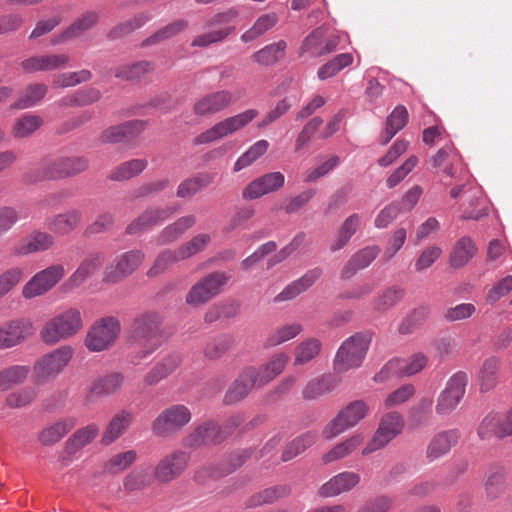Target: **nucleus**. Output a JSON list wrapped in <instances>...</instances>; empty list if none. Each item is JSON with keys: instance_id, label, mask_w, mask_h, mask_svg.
<instances>
[{"instance_id": "nucleus-31", "label": "nucleus", "mask_w": 512, "mask_h": 512, "mask_svg": "<svg viewBox=\"0 0 512 512\" xmlns=\"http://www.w3.org/2000/svg\"><path fill=\"white\" fill-rule=\"evenodd\" d=\"M195 215H185L178 218L173 223L164 227L155 237V243L158 246H165L176 242L182 235L196 224Z\"/></svg>"}, {"instance_id": "nucleus-43", "label": "nucleus", "mask_w": 512, "mask_h": 512, "mask_svg": "<svg viewBox=\"0 0 512 512\" xmlns=\"http://www.w3.org/2000/svg\"><path fill=\"white\" fill-rule=\"evenodd\" d=\"M287 44L284 40L266 45L252 55L254 62L262 66H271L276 64L285 56Z\"/></svg>"}, {"instance_id": "nucleus-1", "label": "nucleus", "mask_w": 512, "mask_h": 512, "mask_svg": "<svg viewBox=\"0 0 512 512\" xmlns=\"http://www.w3.org/2000/svg\"><path fill=\"white\" fill-rule=\"evenodd\" d=\"M128 339L139 347L144 355L152 354L167 340L163 316L155 311L136 315L129 328Z\"/></svg>"}, {"instance_id": "nucleus-60", "label": "nucleus", "mask_w": 512, "mask_h": 512, "mask_svg": "<svg viewBox=\"0 0 512 512\" xmlns=\"http://www.w3.org/2000/svg\"><path fill=\"white\" fill-rule=\"evenodd\" d=\"M151 19V15L148 13H138L124 23H121L112 28L108 33V38L115 40L122 36H125L132 31L141 28Z\"/></svg>"}, {"instance_id": "nucleus-41", "label": "nucleus", "mask_w": 512, "mask_h": 512, "mask_svg": "<svg viewBox=\"0 0 512 512\" xmlns=\"http://www.w3.org/2000/svg\"><path fill=\"white\" fill-rule=\"evenodd\" d=\"M98 433L99 427L94 423L76 430L65 443L66 452L68 454L77 452L91 443Z\"/></svg>"}, {"instance_id": "nucleus-38", "label": "nucleus", "mask_w": 512, "mask_h": 512, "mask_svg": "<svg viewBox=\"0 0 512 512\" xmlns=\"http://www.w3.org/2000/svg\"><path fill=\"white\" fill-rule=\"evenodd\" d=\"M55 244L54 236L48 232L36 230L26 239V242L19 248V255H26L37 252H44L51 249Z\"/></svg>"}, {"instance_id": "nucleus-36", "label": "nucleus", "mask_w": 512, "mask_h": 512, "mask_svg": "<svg viewBox=\"0 0 512 512\" xmlns=\"http://www.w3.org/2000/svg\"><path fill=\"white\" fill-rule=\"evenodd\" d=\"M181 364V357L176 354L167 355L155 363L145 376L147 384H156L164 381Z\"/></svg>"}, {"instance_id": "nucleus-32", "label": "nucleus", "mask_w": 512, "mask_h": 512, "mask_svg": "<svg viewBox=\"0 0 512 512\" xmlns=\"http://www.w3.org/2000/svg\"><path fill=\"white\" fill-rule=\"evenodd\" d=\"M488 207L483 193L478 187H470L464 192L463 213L464 220H478L487 214Z\"/></svg>"}, {"instance_id": "nucleus-27", "label": "nucleus", "mask_w": 512, "mask_h": 512, "mask_svg": "<svg viewBox=\"0 0 512 512\" xmlns=\"http://www.w3.org/2000/svg\"><path fill=\"white\" fill-rule=\"evenodd\" d=\"M360 482V475L351 471H344L330 478L318 490L324 498L338 496L356 487Z\"/></svg>"}, {"instance_id": "nucleus-13", "label": "nucleus", "mask_w": 512, "mask_h": 512, "mask_svg": "<svg viewBox=\"0 0 512 512\" xmlns=\"http://www.w3.org/2000/svg\"><path fill=\"white\" fill-rule=\"evenodd\" d=\"M74 355L71 346H60L39 358L33 367L35 376L40 380H50L60 374Z\"/></svg>"}, {"instance_id": "nucleus-25", "label": "nucleus", "mask_w": 512, "mask_h": 512, "mask_svg": "<svg viewBox=\"0 0 512 512\" xmlns=\"http://www.w3.org/2000/svg\"><path fill=\"white\" fill-rule=\"evenodd\" d=\"M174 212L175 210L170 207L148 208L127 226L126 232L128 234L141 233L162 223Z\"/></svg>"}, {"instance_id": "nucleus-14", "label": "nucleus", "mask_w": 512, "mask_h": 512, "mask_svg": "<svg viewBox=\"0 0 512 512\" xmlns=\"http://www.w3.org/2000/svg\"><path fill=\"white\" fill-rule=\"evenodd\" d=\"M404 428V420L400 413L389 412L382 416L379 426L372 439L362 450L363 455L384 448L391 440L399 435Z\"/></svg>"}, {"instance_id": "nucleus-21", "label": "nucleus", "mask_w": 512, "mask_h": 512, "mask_svg": "<svg viewBox=\"0 0 512 512\" xmlns=\"http://www.w3.org/2000/svg\"><path fill=\"white\" fill-rule=\"evenodd\" d=\"M34 333V327L28 319H15L0 326V349L19 345Z\"/></svg>"}, {"instance_id": "nucleus-26", "label": "nucleus", "mask_w": 512, "mask_h": 512, "mask_svg": "<svg viewBox=\"0 0 512 512\" xmlns=\"http://www.w3.org/2000/svg\"><path fill=\"white\" fill-rule=\"evenodd\" d=\"M225 440L220 426L215 423H205L193 430L185 439L184 446L188 448H199L209 444H219Z\"/></svg>"}, {"instance_id": "nucleus-10", "label": "nucleus", "mask_w": 512, "mask_h": 512, "mask_svg": "<svg viewBox=\"0 0 512 512\" xmlns=\"http://www.w3.org/2000/svg\"><path fill=\"white\" fill-rule=\"evenodd\" d=\"M87 168L88 160L84 157H62L44 160L40 166V174L29 180L61 179L78 174Z\"/></svg>"}, {"instance_id": "nucleus-9", "label": "nucleus", "mask_w": 512, "mask_h": 512, "mask_svg": "<svg viewBox=\"0 0 512 512\" xmlns=\"http://www.w3.org/2000/svg\"><path fill=\"white\" fill-rule=\"evenodd\" d=\"M190 420L191 413L186 406L172 405L154 419L151 430L158 437H170L179 432Z\"/></svg>"}, {"instance_id": "nucleus-3", "label": "nucleus", "mask_w": 512, "mask_h": 512, "mask_svg": "<svg viewBox=\"0 0 512 512\" xmlns=\"http://www.w3.org/2000/svg\"><path fill=\"white\" fill-rule=\"evenodd\" d=\"M259 115L256 109H247L226 117L213 126L199 133L193 140L194 146L207 145L231 136L247 127Z\"/></svg>"}, {"instance_id": "nucleus-55", "label": "nucleus", "mask_w": 512, "mask_h": 512, "mask_svg": "<svg viewBox=\"0 0 512 512\" xmlns=\"http://www.w3.org/2000/svg\"><path fill=\"white\" fill-rule=\"evenodd\" d=\"M477 435L481 440H490L493 437L504 438L499 413L487 414L477 427Z\"/></svg>"}, {"instance_id": "nucleus-56", "label": "nucleus", "mask_w": 512, "mask_h": 512, "mask_svg": "<svg viewBox=\"0 0 512 512\" xmlns=\"http://www.w3.org/2000/svg\"><path fill=\"white\" fill-rule=\"evenodd\" d=\"M135 450H128L113 455L103 464V472L108 474H118L130 467L136 460Z\"/></svg>"}, {"instance_id": "nucleus-17", "label": "nucleus", "mask_w": 512, "mask_h": 512, "mask_svg": "<svg viewBox=\"0 0 512 512\" xmlns=\"http://www.w3.org/2000/svg\"><path fill=\"white\" fill-rule=\"evenodd\" d=\"M433 165L451 179L464 180L468 178V171L463 163L462 156L453 145H447L438 150L432 159Z\"/></svg>"}, {"instance_id": "nucleus-53", "label": "nucleus", "mask_w": 512, "mask_h": 512, "mask_svg": "<svg viewBox=\"0 0 512 512\" xmlns=\"http://www.w3.org/2000/svg\"><path fill=\"white\" fill-rule=\"evenodd\" d=\"M303 331V326L300 323L293 322L279 326L272 330L267 339L266 343L268 346H278L289 340L294 339Z\"/></svg>"}, {"instance_id": "nucleus-62", "label": "nucleus", "mask_w": 512, "mask_h": 512, "mask_svg": "<svg viewBox=\"0 0 512 512\" xmlns=\"http://www.w3.org/2000/svg\"><path fill=\"white\" fill-rule=\"evenodd\" d=\"M211 236L208 233H199L191 238L189 241L181 244L178 247V254L182 256L183 260L191 258L192 256L202 252L210 243Z\"/></svg>"}, {"instance_id": "nucleus-63", "label": "nucleus", "mask_w": 512, "mask_h": 512, "mask_svg": "<svg viewBox=\"0 0 512 512\" xmlns=\"http://www.w3.org/2000/svg\"><path fill=\"white\" fill-rule=\"evenodd\" d=\"M233 337L227 334L219 335L204 347V355L209 359H218L233 345Z\"/></svg>"}, {"instance_id": "nucleus-24", "label": "nucleus", "mask_w": 512, "mask_h": 512, "mask_svg": "<svg viewBox=\"0 0 512 512\" xmlns=\"http://www.w3.org/2000/svg\"><path fill=\"white\" fill-rule=\"evenodd\" d=\"M325 34V29L321 27L312 31L303 41L302 53L317 57L333 52L339 44V36L330 35L325 38Z\"/></svg>"}, {"instance_id": "nucleus-58", "label": "nucleus", "mask_w": 512, "mask_h": 512, "mask_svg": "<svg viewBox=\"0 0 512 512\" xmlns=\"http://www.w3.org/2000/svg\"><path fill=\"white\" fill-rule=\"evenodd\" d=\"M154 70V64L148 61H139L133 64L119 66L115 71V77L121 80H137Z\"/></svg>"}, {"instance_id": "nucleus-54", "label": "nucleus", "mask_w": 512, "mask_h": 512, "mask_svg": "<svg viewBox=\"0 0 512 512\" xmlns=\"http://www.w3.org/2000/svg\"><path fill=\"white\" fill-rule=\"evenodd\" d=\"M359 226L360 216L358 214H352L347 217L340 226L337 236L331 244L330 249L334 252L342 249L356 233Z\"/></svg>"}, {"instance_id": "nucleus-5", "label": "nucleus", "mask_w": 512, "mask_h": 512, "mask_svg": "<svg viewBox=\"0 0 512 512\" xmlns=\"http://www.w3.org/2000/svg\"><path fill=\"white\" fill-rule=\"evenodd\" d=\"M238 16L235 8L218 12L205 22L207 32L197 35L191 42L192 47L206 48L212 44L223 42L235 30L230 23Z\"/></svg>"}, {"instance_id": "nucleus-29", "label": "nucleus", "mask_w": 512, "mask_h": 512, "mask_svg": "<svg viewBox=\"0 0 512 512\" xmlns=\"http://www.w3.org/2000/svg\"><path fill=\"white\" fill-rule=\"evenodd\" d=\"M460 439L458 429L441 431L433 436L426 449V458L432 462L450 452Z\"/></svg>"}, {"instance_id": "nucleus-37", "label": "nucleus", "mask_w": 512, "mask_h": 512, "mask_svg": "<svg viewBox=\"0 0 512 512\" xmlns=\"http://www.w3.org/2000/svg\"><path fill=\"white\" fill-rule=\"evenodd\" d=\"M76 425L74 418H66L42 429L38 435L39 442L44 446H51L59 442Z\"/></svg>"}, {"instance_id": "nucleus-20", "label": "nucleus", "mask_w": 512, "mask_h": 512, "mask_svg": "<svg viewBox=\"0 0 512 512\" xmlns=\"http://www.w3.org/2000/svg\"><path fill=\"white\" fill-rule=\"evenodd\" d=\"M104 259V254L101 252H94L87 255L63 284L65 291H72L80 287L89 278L94 276L102 267Z\"/></svg>"}, {"instance_id": "nucleus-11", "label": "nucleus", "mask_w": 512, "mask_h": 512, "mask_svg": "<svg viewBox=\"0 0 512 512\" xmlns=\"http://www.w3.org/2000/svg\"><path fill=\"white\" fill-rule=\"evenodd\" d=\"M120 330L121 325L117 318H102L88 331L85 339V345L93 352L104 351L116 341Z\"/></svg>"}, {"instance_id": "nucleus-33", "label": "nucleus", "mask_w": 512, "mask_h": 512, "mask_svg": "<svg viewBox=\"0 0 512 512\" xmlns=\"http://www.w3.org/2000/svg\"><path fill=\"white\" fill-rule=\"evenodd\" d=\"M322 275L318 267L308 270L302 277L287 285L278 295L274 297L275 303L294 299L299 294L309 289Z\"/></svg>"}, {"instance_id": "nucleus-64", "label": "nucleus", "mask_w": 512, "mask_h": 512, "mask_svg": "<svg viewBox=\"0 0 512 512\" xmlns=\"http://www.w3.org/2000/svg\"><path fill=\"white\" fill-rule=\"evenodd\" d=\"M428 314V309L425 307L414 309L400 323L398 328L399 333L403 335L411 334L423 324Z\"/></svg>"}, {"instance_id": "nucleus-52", "label": "nucleus", "mask_w": 512, "mask_h": 512, "mask_svg": "<svg viewBox=\"0 0 512 512\" xmlns=\"http://www.w3.org/2000/svg\"><path fill=\"white\" fill-rule=\"evenodd\" d=\"M289 356L285 353H277L273 355L265 364L258 368L260 373V382H271L282 373Z\"/></svg>"}, {"instance_id": "nucleus-8", "label": "nucleus", "mask_w": 512, "mask_h": 512, "mask_svg": "<svg viewBox=\"0 0 512 512\" xmlns=\"http://www.w3.org/2000/svg\"><path fill=\"white\" fill-rule=\"evenodd\" d=\"M64 276V266L52 264L34 274L22 287L21 295L27 300L43 296L52 290Z\"/></svg>"}, {"instance_id": "nucleus-16", "label": "nucleus", "mask_w": 512, "mask_h": 512, "mask_svg": "<svg viewBox=\"0 0 512 512\" xmlns=\"http://www.w3.org/2000/svg\"><path fill=\"white\" fill-rule=\"evenodd\" d=\"M145 254L142 250L134 249L118 255L113 264L106 270L103 282L116 284L131 275L144 261Z\"/></svg>"}, {"instance_id": "nucleus-61", "label": "nucleus", "mask_w": 512, "mask_h": 512, "mask_svg": "<svg viewBox=\"0 0 512 512\" xmlns=\"http://www.w3.org/2000/svg\"><path fill=\"white\" fill-rule=\"evenodd\" d=\"M179 261H183V258L178 254V247L176 249H165L157 255L147 275L148 277H155Z\"/></svg>"}, {"instance_id": "nucleus-45", "label": "nucleus", "mask_w": 512, "mask_h": 512, "mask_svg": "<svg viewBox=\"0 0 512 512\" xmlns=\"http://www.w3.org/2000/svg\"><path fill=\"white\" fill-rule=\"evenodd\" d=\"M146 159H132L116 166L109 174L113 181H125L141 174L147 167Z\"/></svg>"}, {"instance_id": "nucleus-35", "label": "nucleus", "mask_w": 512, "mask_h": 512, "mask_svg": "<svg viewBox=\"0 0 512 512\" xmlns=\"http://www.w3.org/2000/svg\"><path fill=\"white\" fill-rule=\"evenodd\" d=\"M378 246H367L351 256L347 264L341 271L343 279H349L356 274L358 270L368 267L371 262L378 256Z\"/></svg>"}, {"instance_id": "nucleus-7", "label": "nucleus", "mask_w": 512, "mask_h": 512, "mask_svg": "<svg viewBox=\"0 0 512 512\" xmlns=\"http://www.w3.org/2000/svg\"><path fill=\"white\" fill-rule=\"evenodd\" d=\"M229 276L222 271L212 272L197 281L186 295V303L200 306L218 296L227 284Z\"/></svg>"}, {"instance_id": "nucleus-4", "label": "nucleus", "mask_w": 512, "mask_h": 512, "mask_svg": "<svg viewBox=\"0 0 512 512\" xmlns=\"http://www.w3.org/2000/svg\"><path fill=\"white\" fill-rule=\"evenodd\" d=\"M82 326L80 311L76 308H69L47 321L40 336L45 344L54 345L77 334Z\"/></svg>"}, {"instance_id": "nucleus-59", "label": "nucleus", "mask_w": 512, "mask_h": 512, "mask_svg": "<svg viewBox=\"0 0 512 512\" xmlns=\"http://www.w3.org/2000/svg\"><path fill=\"white\" fill-rule=\"evenodd\" d=\"M188 27V21L184 19H177L163 28L157 30L149 38L144 41V45L158 44L175 37L183 32Z\"/></svg>"}, {"instance_id": "nucleus-48", "label": "nucleus", "mask_w": 512, "mask_h": 512, "mask_svg": "<svg viewBox=\"0 0 512 512\" xmlns=\"http://www.w3.org/2000/svg\"><path fill=\"white\" fill-rule=\"evenodd\" d=\"M465 394V386H447L440 394L436 405L439 414L452 411Z\"/></svg>"}, {"instance_id": "nucleus-28", "label": "nucleus", "mask_w": 512, "mask_h": 512, "mask_svg": "<svg viewBox=\"0 0 512 512\" xmlns=\"http://www.w3.org/2000/svg\"><path fill=\"white\" fill-rule=\"evenodd\" d=\"M81 220V211L71 209L47 218L45 225L54 235L67 236L79 226Z\"/></svg>"}, {"instance_id": "nucleus-22", "label": "nucleus", "mask_w": 512, "mask_h": 512, "mask_svg": "<svg viewBox=\"0 0 512 512\" xmlns=\"http://www.w3.org/2000/svg\"><path fill=\"white\" fill-rule=\"evenodd\" d=\"M233 103V94L229 90H219L208 93L198 99L193 106L197 116H211L223 111Z\"/></svg>"}, {"instance_id": "nucleus-51", "label": "nucleus", "mask_w": 512, "mask_h": 512, "mask_svg": "<svg viewBox=\"0 0 512 512\" xmlns=\"http://www.w3.org/2000/svg\"><path fill=\"white\" fill-rule=\"evenodd\" d=\"M322 349L319 339L310 337L300 342L295 348L294 365H303L316 358Z\"/></svg>"}, {"instance_id": "nucleus-18", "label": "nucleus", "mask_w": 512, "mask_h": 512, "mask_svg": "<svg viewBox=\"0 0 512 512\" xmlns=\"http://www.w3.org/2000/svg\"><path fill=\"white\" fill-rule=\"evenodd\" d=\"M70 57L67 54H37L30 56L20 63L21 69L28 74L65 69L69 66Z\"/></svg>"}, {"instance_id": "nucleus-15", "label": "nucleus", "mask_w": 512, "mask_h": 512, "mask_svg": "<svg viewBox=\"0 0 512 512\" xmlns=\"http://www.w3.org/2000/svg\"><path fill=\"white\" fill-rule=\"evenodd\" d=\"M190 454L183 450H174L165 455L155 466L153 477L160 484H167L179 478L188 468Z\"/></svg>"}, {"instance_id": "nucleus-6", "label": "nucleus", "mask_w": 512, "mask_h": 512, "mask_svg": "<svg viewBox=\"0 0 512 512\" xmlns=\"http://www.w3.org/2000/svg\"><path fill=\"white\" fill-rule=\"evenodd\" d=\"M369 411L367 404L362 400L349 403L345 408L324 427L322 435L326 440H332L345 431L355 427L364 419Z\"/></svg>"}, {"instance_id": "nucleus-49", "label": "nucleus", "mask_w": 512, "mask_h": 512, "mask_svg": "<svg viewBox=\"0 0 512 512\" xmlns=\"http://www.w3.org/2000/svg\"><path fill=\"white\" fill-rule=\"evenodd\" d=\"M317 440V433L315 431H307L302 435L292 440L284 449L281 460L287 462L295 458L300 453L304 452L307 448L311 447Z\"/></svg>"}, {"instance_id": "nucleus-12", "label": "nucleus", "mask_w": 512, "mask_h": 512, "mask_svg": "<svg viewBox=\"0 0 512 512\" xmlns=\"http://www.w3.org/2000/svg\"><path fill=\"white\" fill-rule=\"evenodd\" d=\"M428 362V357L423 353H415L409 359L394 358L388 361L374 380L385 382L397 380L403 376H411L420 372Z\"/></svg>"}, {"instance_id": "nucleus-47", "label": "nucleus", "mask_w": 512, "mask_h": 512, "mask_svg": "<svg viewBox=\"0 0 512 512\" xmlns=\"http://www.w3.org/2000/svg\"><path fill=\"white\" fill-rule=\"evenodd\" d=\"M407 121V109L402 105L395 107L386 120V127L383 133V144H387L401 129H403L407 124Z\"/></svg>"}, {"instance_id": "nucleus-46", "label": "nucleus", "mask_w": 512, "mask_h": 512, "mask_svg": "<svg viewBox=\"0 0 512 512\" xmlns=\"http://www.w3.org/2000/svg\"><path fill=\"white\" fill-rule=\"evenodd\" d=\"M43 124V119L35 114H24L15 120L11 134L15 139H23L32 135Z\"/></svg>"}, {"instance_id": "nucleus-57", "label": "nucleus", "mask_w": 512, "mask_h": 512, "mask_svg": "<svg viewBox=\"0 0 512 512\" xmlns=\"http://www.w3.org/2000/svg\"><path fill=\"white\" fill-rule=\"evenodd\" d=\"M212 181V176L207 173L188 178L179 184L177 189V196L180 198L192 197L201 191L204 187L211 184Z\"/></svg>"}, {"instance_id": "nucleus-23", "label": "nucleus", "mask_w": 512, "mask_h": 512, "mask_svg": "<svg viewBox=\"0 0 512 512\" xmlns=\"http://www.w3.org/2000/svg\"><path fill=\"white\" fill-rule=\"evenodd\" d=\"M146 128L143 120H130L105 129L98 137L101 144H115L130 141Z\"/></svg>"}, {"instance_id": "nucleus-30", "label": "nucleus", "mask_w": 512, "mask_h": 512, "mask_svg": "<svg viewBox=\"0 0 512 512\" xmlns=\"http://www.w3.org/2000/svg\"><path fill=\"white\" fill-rule=\"evenodd\" d=\"M98 21L99 13L97 11L89 10L84 12L53 40V44L65 43L81 36L86 31L92 29Z\"/></svg>"}, {"instance_id": "nucleus-40", "label": "nucleus", "mask_w": 512, "mask_h": 512, "mask_svg": "<svg viewBox=\"0 0 512 512\" xmlns=\"http://www.w3.org/2000/svg\"><path fill=\"white\" fill-rule=\"evenodd\" d=\"M363 440L361 434H355L345 439L325 453L321 458L322 462L328 464L351 455L363 443Z\"/></svg>"}, {"instance_id": "nucleus-50", "label": "nucleus", "mask_w": 512, "mask_h": 512, "mask_svg": "<svg viewBox=\"0 0 512 512\" xmlns=\"http://www.w3.org/2000/svg\"><path fill=\"white\" fill-rule=\"evenodd\" d=\"M48 87L44 83H35L26 87L17 102L16 109H26L36 106L47 94Z\"/></svg>"}, {"instance_id": "nucleus-19", "label": "nucleus", "mask_w": 512, "mask_h": 512, "mask_svg": "<svg viewBox=\"0 0 512 512\" xmlns=\"http://www.w3.org/2000/svg\"><path fill=\"white\" fill-rule=\"evenodd\" d=\"M285 184V176L279 171L266 173L251 181L242 191L246 200H255L264 195L281 189Z\"/></svg>"}, {"instance_id": "nucleus-34", "label": "nucleus", "mask_w": 512, "mask_h": 512, "mask_svg": "<svg viewBox=\"0 0 512 512\" xmlns=\"http://www.w3.org/2000/svg\"><path fill=\"white\" fill-rule=\"evenodd\" d=\"M134 415L131 411L120 410L108 422L102 437L101 444L109 446L118 440L130 427Z\"/></svg>"}, {"instance_id": "nucleus-39", "label": "nucleus", "mask_w": 512, "mask_h": 512, "mask_svg": "<svg viewBox=\"0 0 512 512\" xmlns=\"http://www.w3.org/2000/svg\"><path fill=\"white\" fill-rule=\"evenodd\" d=\"M278 21L279 17L275 12L260 15L253 25L241 35V41L243 43H249L258 39L275 27Z\"/></svg>"}, {"instance_id": "nucleus-42", "label": "nucleus", "mask_w": 512, "mask_h": 512, "mask_svg": "<svg viewBox=\"0 0 512 512\" xmlns=\"http://www.w3.org/2000/svg\"><path fill=\"white\" fill-rule=\"evenodd\" d=\"M476 246L470 237L459 239L450 254V264L454 268L465 266L476 254Z\"/></svg>"}, {"instance_id": "nucleus-2", "label": "nucleus", "mask_w": 512, "mask_h": 512, "mask_svg": "<svg viewBox=\"0 0 512 512\" xmlns=\"http://www.w3.org/2000/svg\"><path fill=\"white\" fill-rule=\"evenodd\" d=\"M370 344L371 337L366 333H356L346 338L334 355L332 361L334 374L341 375L361 367Z\"/></svg>"}, {"instance_id": "nucleus-44", "label": "nucleus", "mask_w": 512, "mask_h": 512, "mask_svg": "<svg viewBox=\"0 0 512 512\" xmlns=\"http://www.w3.org/2000/svg\"><path fill=\"white\" fill-rule=\"evenodd\" d=\"M269 146V142L265 139H261L253 143L237 158L233 166V171L239 172L251 166L268 151Z\"/></svg>"}]
</instances>
